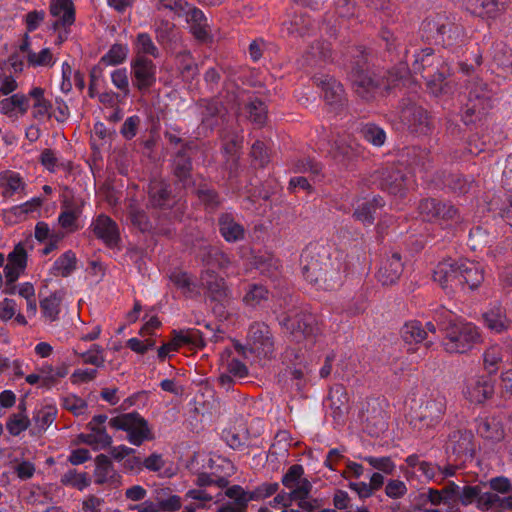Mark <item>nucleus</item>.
<instances>
[{"label":"nucleus","instance_id":"1","mask_svg":"<svg viewBox=\"0 0 512 512\" xmlns=\"http://www.w3.org/2000/svg\"><path fill=\"white\" fill-rule=\"evenodd\" d=\"M302 272L307 281L334 289L349 271L347 255L324 245H309L301 255Z\"/></svg>","mask_w":512,"mask_h":512},{"label":"nucleus","instance_id":"2","mask_svg":"<svg viewBox=\"0 0 512 512\" xmlns=\"http://www.w3.org/2000/svg\"><path fill=\"white\" fill-rule=\"evenodd\" d=\"M433 319L443 333L442 346L448 353L463 354L481 342L480 329L475 324L444 307L435 310Z\"/></svg>","mask_w":512,"mask_h":512},{"label":"nucleus","instance_id":"3","mask_svg":"<svg viewBox=\"0 0 512 512\" xmlns=\"http://www.w3.org/2000/svg\"><path fill=\"white\" fill-rule=\"evenodd\" d=\"M467 102L461 110V119L465 125L481 121L493 107L496 91L493 86L480 78H473L467 84Z\"/></svg>","mask_w":512,"mask_h":512},{"label":"nucleus","instance_id":"4","mask_svg":"<svg viewBox=\"0 0 512 512\" xmlns=\"http://www.w3.org/2000/svg\"><path fill=\"white\" fill-rule=\"evenodd\" d=\"M349 79L352 83L354 92L365 101L372 100L376 93L382 88H389L384 84V78L370 71L365 57L359 56L353 62Z\"/></svg>","mask_w":512,"mask_h":512},{"label":"nucleus","instance_id":"5","mask_svg":"<svg viewBox=\"0 0 512 512\" xmlns=\"http://www.w3.org/2000/svg\"><path fill=\"white\" fill-rule=\"evenodd\" d=\"M109 425L127 432L128 441L135 446L154 439L148 422L137 412L124 413L111 418Z\"/></svg>","mask_w":512,"mask_h":512},{"label":"nucleus","instance_id":"6","mask_svg":"<svg viewBox=\"0 0 512 512\" xmlns=\"http://www.w3.org/2000/svg\"><path fill=\"white\" fill-rule=\"evenodd\" d=\"M283 327L290 333L293 341L308 340L313 342L317 332L316 318L307 311H298L287 314L281 321Z\"/></svg>","mask_w":512,"mask_h":512},{"label":"nucleus","instance_id":"7","mask_svg":"<svg viewBox=\"0 0 512 512\" xmlns=\"http://www.w3.org/2000/svg\"><path fill=\"white\" fill-rule=\"evenodd\" d=\"M446 410V399L442 395L431 397L420 404L414 411L412 422L415 427L432 428L443 418Z\"/></svg>","mask_w":512,"mask_h":512},{"label":"nucleus","instance_id":"8","mask_svg":"<svg viewBox=\"0 0 512 512\" xmlns=\"http://www.w3.org/2000/svg\"><path fill=\"white\" fill-rule=\"evenodd\" d=\"M370 182L392 195L402 196L407 187V177L397 166L391 165L376 170Z\"/></svg>","mask_w":512,"mask_h":512},{"label":"nucleus","instance_id":"9","mask_svg":"<svg viewBox=\"0 0 512 512\" xmlns=\"http://www.w3.org/2000/svg\"><path fill=\"white\" fill-rule=\"evenodd\" d=\"M400 107V119L411 132L426 135L431 131V119L425 109L410 100H403Z\"/></svg>","mask_w":512,"mask_h":512},{"label":"nucleus","instance_id":"10","mask_svg":"<svg viewBox=\"0 0 512 512\" xmlns=\"http://www.w3.org/2000/svg\"><path fill=\"white\" fill-rule=\"evenodd\" d=\"M313 83L321 89L326 104L337 110L347 102L343 85L334 77L328 74L319 73L313 76Z\"/></svg>","mask_w":512,"mask_h":512},{"label":"nucleus","instance_id":"11","mask_svg":"<svg viewBox=\"0 0 512 512\" xmlns=\"http://www.w3.org/2000/svg\"><path fill=\"white\" fill-rule=\"evenodd\" d=\"M247 343L249 350L258 356L267 357L274 350L271 331L263 322L251 324L247 335Z\"/></svg>","mask_w":512,"mask_h":512},{"label":"nucleus","instance_id":"12","mask_svg":"<svg viewBox=\"0 0 512 512\" xmlns=\"http://www.w3.org/2000/svg\"><path fill=\"white\" fill-rule=\"evenodd\" d=\"M418 210L425 221H449L458 218V209L454 205L435 198L423 199Z\"/></svg>","mask_w":512,"mask_h":512},{"label":"nucleus","instance_id":"13","mask_svg":"<svg viewBox=\"0 0 512 512\" xmlns=\"http://www.w3.org/2000/svg\"><path fill=\"white\" fill-rule=\"evenodd\" d=\"M133 85L141 92L148 91L156 82V65L143 55H136L131 62Z\"/></svg>","mask_w":512,"mask_h":512},{"label":"nucleus","instance_id":"14","mask_svg":"<svg viewBox=\"0 0 512 512\" xmlns=\"http://www.w3.org/2000/svg\"><path fill=\"white\" fill-rule=\"evenodd\" d=\"M473 435L468 431L455 430L450 433L446 452L453 455V462L465 463L473 458L474 448L472 443Z\"/></svg>","mask_w":512,"mask_h":512},{"label":"nucleus","instance_id":"15","mask_svg":"<svg viewBox=\"0 0 512 512\" xmlns=\"http://www.w3.org/2000/svg\"><path fill=\"white\" fill-rule=\"evenodd\" d=\"M189 150H191V145L185 144L184 147L176 153L172 162L173 176L176 179V183L182 188H188L194 183L192 177V160Z\"/></svg>","mask_w":512,"mask_h":512},{"label":"nucleus","instance_id":"16","mask_svg":"<svg viewBox=\"0 0 512 512\" xmlns=\"http://www.w3.org/2000/svg\"><path fill=\"white\" fill-rule=\"evenodd\" d=\"M363 147L350 135L337 137L330 149L333 158L341 163L347 164L363 154Z\"/></svg>","mask_w":512,"mask_h":512},{"label":"nucleus","instance_id":"17","mask_svg":"<svg viewBox=\"0 0 512 512\" xmlns=\"http://www.w3.org/2000/svg\"><path fill=\"white\" fill-rule=\"evenodd\" d=\"M494 388V381L490 376H476L468 380L464 394L470 402L483 404L493 396Z\"/></svg>","mask_w":512,"mask_h":512},{"label":"nucleus","instance_id":"18","mask_svg":"<svg viewBox=\"0 0 512 512\" xmlns=\"http://www.w3.org/2000/svg\"><path fill=\"white\" fill-rule=\"evenodd\" d=\"M199 287L204 289L213 301H222L227 297L225 280L213 269H203L199 275Z\"/></svg>","mask_w":512,"mask_h":512},{"label":"nucleus","instance_id":"19","mask_svg":"<svg viewBox=\"0 0 512 512\" xmlns=\"http://www.w3.org/2000/svg\"><path fill=\"white\" fill-rule=\"evenodd\" d=\"M403 268L401 255L399 253H392L381 260L377 279L384 286L393 285L397 283L402 275Z\"/></svg>","mask_w":512,"mask_h":512},{"label":"nucleus","instance_id":"20","mask_svg":"<svg viewBox=\"0 0 512 512\" xmlns=\"http://www.w3.org/2000/svg\"><path fill=\"white\" fill-rule=\"evenodd\" d=\"M459 274V261L448 259L438 263L433 273V279L443 289L453 290L460 287Z\"/></svg>","mask_w":512,"mask_h":512},{"label":"nucleus","instance_id":"21","mask_svg":"<svg viewBox=\"0 0 512 512\" xmlns=\"http://www.w3.org/2000/svg\"><path fill=\"white\" fill-rule=\"evenodd\" d=\"M93 233L101 239L108 247L118 246L120 241L119 230L116 222L109 216L100 214L91 225Z\"/></svg>","mask_w":512,"mask_h":512},{"label":"nucleus","instance_id":"22","mask_svg":"<svg viewBox=\"0 0 512 512\" xmlns=\"http://www.w3.org/2000/svg\"><path fill=\"white\" fill-rule=\"evenodd\" d=\"M106 421V415L100 414L94 416L88 423V428L91 433L81 434V440L91 446H99L101 448L110 446L112 443V437L106 432V428L104 426Z\"/></svg>","mask_w":512,"mask_h":512},{"label":"nucleus","instance_id":"23","mask_svg":"<svg viewBox=\"0 0 512 512\" xmlns=\"http://www.w3.org/2000/svg\"><path fill=\"white\" fill-rule=\"evenodd\" d=\"M482 320L487 329L494 333H503L508 330L511 321L507 317L506 309L495 302L482 313Z\"/></svg>","mask_w":512,"mask_h":512},{"label":"nucleus","instance_id":"24","mask_svg":"<svg viewBox=\"0 0 512 512\" xmlns=\"http://www.w3.org/2000/svg\"><path fill=\"white\" fill-rule=\"evenodd\" d=\"M197 258L201 261L204 269L218 268L226 269L230 266V257L218 247L204 246L198 251Z\"/></svg>","mask_w":512,"mask_h":512},{"label":"nucleus","instance_id":"25","mask_svg":"<svg viewBox=\"0 0 512 512\" xmlns=\"http://www.w3.org/2000/svg\"><path fill=\"white\" fill-rule=\"evenodd\" d=\"M476 431L479 436L492 442L504 439L505 431L502 421L497 416L479 417L476 420Z\"/></svg>","mask_w":512,"mask_h":512},{"label":"nucleus","instance_id":"26","mask_svg":"<svg viewBox=\"0 0 512 512\" xmlns=\"http://www.w3.org/2000/svg\"><path fill=\"white\" fill-rule=\"evenodd\" d=\"M460 287L467 286L470 290L478 288L484 280L483 270L478 263L459 260Z\"/></svg>","mask_w":512,"mask_h":512},{"label":"nucleus","instance_id":"27","mask_svg":"<svg viewBox=\"0 0 512 512\" xmlns=\"http://www.w3.org/2000/svg\"><path fill=\"white\" fill-rule=\"evenodd\" d=\"M313 29V21L305 14H294L282 25V32L294 38L309 35Z\"/></svg>","mask_w":512,"mask_h":512},{"label":"nucleus","instance_id":"28","mask_svg":"<svg viewBox=\"0 0 512 512\" xmlns=\"http://www.w3.org/2000/svg\"><path fill=\"white\" fill-rule=\"evenodd\" d=\"M95 483L98 485H115L119 482V474L115 471L108 456L100 454L95 458Z\"/></svg>","mask_w":512,"mask_h":512},{"label":"nucleus","instance_id":"29","mask_svg":"<svg viewBox=\"0 0 512 512\" xmlns=\"http://www.w3.org/2000/svg\"><path fill=\"white\" fill-rule=\"evenodd\" d=\"M184 15H186L193 36L202 42L208 40L210 37L209 25L204 13L196 7H192L186 10Z\"/></svg>","mask_w":512,"mask_h":512},{"label":"nucleus","instance_id":"30","mask_svg":"<svg viewBox=\"0 0 512 512\" xmlns=\"http://www.w3.org/2000/svg\"><path fill=\"white\" fill-rule=\"evenodd\" d=\"M219 231L227 242H238L244 238L245 229L231 213H222L218 219Z\"/></svg>","mask_w":512,"mask_h":512},{"label":"nucleus","instance_id":"31","mask_svg":"<svg viewBox=\"0 0 512 512\" xmlns=\"http://www.w3.org/2000/svg\"><path fill=\"white\" fill-rule=\"evenodd\" d=\"M28 101L32 100V115L35 119L40 120L44 117H52L53 104L45 97V90L41 87H33L28 94Z\"/></svg>","mask_w":512,"mask_h":512},{"label":"nucleus","instance_id":"32","mask_svg":"<svg viewBox=\"0 0 512 512\" xmlns=\"http://www.w3.org/2000/svg\"><path fill=\"white\" fill-rule=\"evenodd\" d=\"M149 200L152 206L167 208L171 206L172 198L169 184L161 179H153L149 184Z\"/></svg>","mask_w":512,"mask_h":512},{"label":"nucleus","instance_id":"33","mask_svg":"<svg viewBox=\"0 0 512 512\" xmlns=\"http://www.w3.org/2000/svg\"><path fill=\"white\" fill-rule=\"evenodd\" d=\"M50 13L54 17H60L53 23V28L69 26L75 20L72 0H51Z\"/></svg>","mask_w":512,"mask_h":512},{"label":"nucleus","instance_id":"34","mask_svg":"<svg viewBox=\"0 0 512 512\" xmlns=\"http://www.w3.org/2000/svg\"><path fill=\"white\" fill-rule=\"evenodd\" d=\"M201 108L202 124L212 129L218 124V118H222L227 109L216 99L199 101Z\"/></svg>","mask_w":512,"mask_h":512},{"label":"nucleus","instance_id":"35","mask_svg":"<svg viewBox=\"0 0 512 512\" xmlns=\"http://www.w3.org/2000/svg\"><path fill=\"white\" fill-rule=\"evenodd\" d=\"M30 105L28 96L23 93H16L0 101V112L11 117L18 112L20 115L27 113Z\"/></svg>","mask_w":512,"mask_h":512},{"label":"nucleus","instance_id":"36","mask_svg":"<svg viewBox=\"0 0 512 512\" xmlns=\"http://www.w3.org/2000/svg\"><path fill=\"white\" fill-rule=\"evenodd\" d=\"M479 504L481 511L505 512L512 510V495L500 497L497 493L485 492Z\"/></svg>","mask_w":512,"mask_h":512},{"label":"nucleus","instance_id":"37","mask_svg":"<svg viewBox=\"0 0 512 512\" xmlns=\"http://www.w3.org/2000/svg\"><path fill=\"white\" fill-rule=\"evenodd\" d=\"M223 463L227 468V472L225 473V475L220 476L217 475L215 472L200 473L197 477V485L201 487L210 485H216L219 488L227 487L229 484L228 477L234 474L235 467L230 461L223 460Z\"/></svg>","mask_w":512,"mask_h":512},{"label":"nucleus","instance_id":"38","mask_svg":"<svg viewBox=\"0 0 512 512\" xmlns=\"http://www.w3.org/2000/svg\"><path fill=\"white\" fill-rule=\"evenodd\" d=\"M1 194L4 198H10L25 188V183L18 173L6 171L0 174Z\"/></svg>","mask_w":512,"mask_h":512},{"label":"nucleus","instance_id":"39","mask_svg":"<svg viewBox=\"0 0 512 512\" xmlns=\"http://www.w3.org/2000/svg\"><path fill=\"white\" fill-rule=\"evenodd\" d=\"M383 206V199L380 196L374 197L371 201L359 205L353 212V217L365 225H371L374 222V213Z\"/></svg>","mask_w":512,"mask_h":512},{"label":"nucleus","instance_id":"40","mask_svg":"<svg viewBox=\"0 0 512 512\" xmlns=\"http://www.w3.org/2000/svg\"><path fill=\"white\" fill-rule=\"evenodd\" d=\"M400 335L406 344H418L423 342L427 337V331L422 326V323L417 320L406 322L401 330Z\"/></svg>","mask_w":512,"mask_h":512},{"label":"nucleus","instance_id":"41","mask_svg":"<svg viewBox=\"0 0 512 512\" xmlns=\"http://www.w3.org/2000/svg\"><path fill=\"white\" fill-rule=\"evenodd\" d=\"M408 468H417L421 475L428 481H437V471L440 470V465L420 459L417 454H411L405 459Z\"/></svg>","mask_w":512,"mask_h":512},{"label":"nucleus","instance_id":"42","mask_svg":"<svg viewBox=\"0 0 512 512\" xmlns=\"http://www.w3.org/2000/svg\"><path fill=\"white\" fill-rule=\"evenodd\" d=\"M77 258L73 251L69 250L56 259L51 274L54 276L68 277L76 269Z\"/></svg>","mask_w":512,"mask_h":512},{"label":"nucleus","instance_id":"43","mask_svg":"<svg viewBox=\"0 0 512 512\" xmlns=\"http://www.w3.org/2000/svg\"><path fill=\"white\" fill-rule=\"evenodd\" d=\"M427 87L434 96L438 97L452 93L454 84L447 80L444 72H438L432 76L426 75Z\"/></svg>","mask_w":512,"mask_h":512},{"label":"nucleus","instance_id":"44","mask_svg":"<svg viewBox=\"0 0 512 512\" xmlns=\"http://www.w3.org/2000/svg\"><path fill=\"white\" fill-rule=\"evenodd\" d=\"M171 282L182 291L185 297H194L199 295L197 285L187 272L174 271L169 276Z\"/></svg>","mask_w":512,"mask_h":512},{"label":"nucleus","instance_id":"45","mask_svg":"<svg viewBox=\"0 0 512 512\" xmlns=\"http://www.w3.org/2000/svg\"><path fill=\"white\" fill-rule=\"evenodd\" d=\"M423 29L429 33H435L437 36H443L450 28V21L447 15L442 13L430 14L423 21Z\"/></svg>","mask_w":512,"mask_h":512},{"label":"nucleus","instance_id":"46","mask_svg":"<svg viewBox=\"0 0 512 512\" xmlns=\"http://www.w3.org/2000/svg\"><path fill=\"white\" fill-rule=\"evenodd\" d=\"M178 69L184 79H193L198 74V67L188 50H182L175 54Z\"/></svg>","mask_w":512,"mask_h":512},{"label":"nucleus","instance_id":"47","mask_svg":"<svg viewBox=\"0 0 512 512\" xmlns=\"http://www.w3.org/2000/svg\"><path fill=\"white\" fill-rule=\"evenodd\" d=\"M442 183L451 192L461 195L466 194L470 190L473 181L458 173H444Z\"/></svg>","mask_w":512,"mask_h":512},{"label":"nucleus","instance_id":"48","mask_svg":"<svg viewBox=\"0 0 512 512\" xmlns=\"http://www.w3.org/2000/svg\"><path fill=\"white\" fill-rule=\"evenodd\" d=\"M225 496L233 500L228 504L236 507L238 511H247L248 503L252 501L250 498V491H245L240 485H233L225 487Z\"/></svg>","mask_w":512,"mask_h":512},{"label":"nucleus","instance_id":"49","mask_svg":"<svg viewBox=\"0 0 512 512\" xmlns=\"http://www.w3.org/2000/svg\"><path fill=\"white\" fill-rule=\"evenodd\" d=\"M332 49L327 41L314 42L307 51V61L313 65L320 61H327L331 58Z\"/></svg>","mask_w":512,"mask_h":512},{"label":"nucleus","instance_id":"50","mask_svg":"<svg viewBox=\"0 0 512 512\" xmlns=\"http://www.w3.org/2000/svg\"><path fill=\"white\" fill-rule=\"evenodd\" d=\"M360 133L362 137L375 147H381L386 141V132L374 123H367L362 126Z\"/></svg>","mask_w":512,"mask_h":512},{"label":"nucleus","instance_id":"51","mask_svg":"<svg viewBox=\"0 0 512 512\" xmlns=\"http://www.w3.org/2000/svg\"><path fill=\"white\" fill-rule=\"evenodd\" d=\"M62 302V295L58 292L52 293L50 296L40 301V308L43 315L50 321H55L60 312V304Z\"/></svg>","mask_w":512,"mask_h":512},{"label":"nucleus","instance_id":"52","mask_svg":"<svg viewBox=\"0 0 512 512\" xmlns=\"http://www.w3.org/2000/svg\"><path fill=\"white\" fill-rule=\"evenodd\" d=\"M246 110L250 121L253 123L263 126L267 120V106L266 104L255 98L246 104Z\"/></svg>","mask_w":512,"mask_h":512},{"label":"nucleus","instance_id":"53","mask_svg":"<svg viewBox=\"0 0 512 512\" xmlns=\"http://www.w3.org/2000/svg\"><path fill=\"white\" fill-rule=\"evenodd\" d=\"M269 291L261 284H249L243 301L246 305L255 307L262 301L268 300Z\"/></svg>","mask_w":512,"mask_h":512},{"label":"nucleus","instance_id":"54","mask_svg":"<svg viewBox=\"0 0 512 512\" xmlns=\"http://www.w3.org/2000/svg\"><path fill=\"white\" fill-rule=\"evenodd\" d=\"M127 54L128 48L126 45L118 43L113 44L108 52L101 57L100 64L112 66L119 65L126 60Z\"/></svg>","mask_w":512,"mask_h":512},{"label":"nucleus","instance_id":"55","mask_svg":"<svg viewBox=\"0 0 512 512\" xmlns=\"http://www.w3.org/2000/svg\"><path fill=\"white\" fill-rule=\"evenodd\" d=\"M304 468L302 465L294 464L289 467L287 472L282 477V484L289 489H298L303 481L307 480L303 478Z\"/></svg>","mask_w":512,"mask_h":512},{"label":"nucleus","instance_id":"56","mask_svg":"<svg viewBox=\"0 0 512 512\" xmlns=\"http://www.w3.org/2000/svg\"><path fill=\"white\" fill-rule=\"evenodd\" d=\"M475 5L481 8L487 17L495 18L507 9L509 0H475Z\"/></svg>","mask_w":512,"mask_h":512},{"label":"nucleus","instance_id":"57","mask_svg":"<svg viewBox=\"0 0 512 512\" xmlns=\"http://www.w3.org/2000/svg\"><path fill=\"white\" fill-rule=\"evenodd\" d=\"M485 496V492H482L480 486H464L461 490H459L458 501L463 506H468L472 503H476L477 508L479 509V503L482 498Z\"/></svg>","mask_w":512,"mask_h":512},{"label":"nucleus","instance_id":"58","mask_svg":"<svg viewBox=\"0 0 512 512\" xmlns=\"http://www.w3.org/2000/svg\"><path fill=\"white\" fill-rule=\"evenodd\" d=\"M61 482L64 485H70L79 490H83L90 485L88 474L79 473L75 469H69L66 473H64L61 477Z\"/></svg>","mask_w":512,"mask_h":512},{"label":"nucleus","instance_id":"59","mask_svg":"<svg viewBox=\"0 0 512 512\" xmlns=\"http://www.w3.org/2000/svg\"><path fill=\"white\" fill-rule=\"evenodd\" d=\"M174 507L173 501L154 502L153 499H149L141 502L140 504L129 505L128 510L137 512H163V510H169Z\"/></svg>","mask_w":512,"mask_h":512},{"label":"nucleus","instance_id":"60","mask_svg":"<svg viewBox=\"0 0 512 512\" xmlns=\"http://www.w3.org/2000/svg\"><path fill=\"white\" fill-rule=\"evenodd\" d=\"M292 166L295 172L310 173L313 177H318L322 171V165L309 157L293 161Z\"/></svg>","mask_w":512,"mask_h":512},{"label":"nucleus","instance_id":"61","mask_svg":"<svg viewBox=\"0 0 512 512\" xmlns=\"http://www.w3.org/2000/svg\"><path fill=\"white\" fill-rule=\"evenodd\" d=\"M136 55H150L158 57L159 50L153 43L151 37L147 33H140L136 39Z\"/></svg>","mask_w":512,"mask_h":512},{"label":"nucleus","instance_id":"62","mask_svg":"<svg viewBox=\"0 0 512 512\" xmlns=\"http://www.w3.org/2000/svg\"><path fill=\"white\" fill-rule=\"evenodd\" d=\"M196 194L205 207L211 211L215 210L219 204L220 199L218 193L212 189L207 187L206 185L199 187L196 190Z\"/></svg>","mask_w":512,"mask_h":512},{"label":"nucleus","instance_id":"63","mask_svg":"<svg viewBox=\"0 0 512 512\" xmlns=\"http://www.w3.org/2000/svg\"><path fill=\"white\" fill-rule=\"evenodd\" d=\"M365 462H367L374 469L381 471L387 475H392L395 471L396 465L393 462L392 458L389 456L383 457H373L366 456L363 458Z\"/></svg>","mask_w":512,"mask_h":512},{"label":"nucleus","instance_id":"64","mask_svg":"<svg viewBox=\"0 0 512 512\" xmlns=\"http://www.w3.org/2000/svg\"><path fill=\"white\" fill-rule=\"evenodd\" d=\"M501 360L502 353L498 346L489 347L483 354L484 368L489 374H493L498 370V364Z\"/></svg>","mask_w":512,"mask_h":512}]
</instances>
